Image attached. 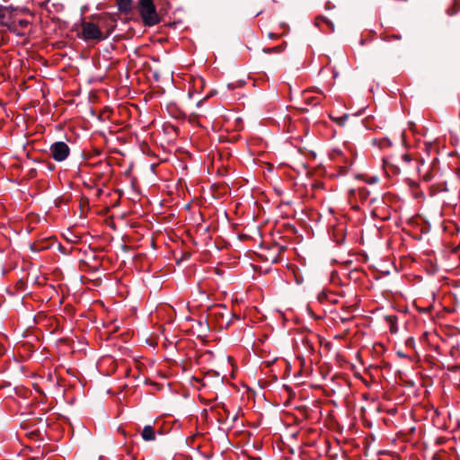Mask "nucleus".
<instances>
[{"instance_id":"obj_1","label":"nucleus","mask_w":460,"mask_h":460,"mask_svg":"<svg viewBox=\"0 0 460 460\" xmlns=\"http://www.w3.org/2000/svg\"><path fill=\"white\" fill-rule=\"evenodd\" d=\"M108 19L110 20L111 24L108 25L105 32L102 31V29L103 28L102 25L95 24L93 22H83L81 37L86 41H101L106 39L111 33L115 26L114 21L110 17Z\"/></svg>"},{"instance_id":"obj_2","label":"nucleus","mask_w":460,"mask_h":460,"mask_svg":"<svg viewBox=\"0 0 460 460\" xmlns=\"http://www.w3.org/2000/svg\"><path fill=\"white\" fill-rule=\"evenodd\" d=\"M139 13L144 22L147 25H155L159 22V18L152 0H140Z\"/></svg>"},{"instance_id":"obj_3","label":"nucleus","mask_w":460,"mask_h":460,"mask_svg":"<svg viewBox=\"0 0 460 460\" xmlns=\"http://www.w3.org/2000/svg\"><path fill=\"white\" fill-rule=\"evenodd\" d=\"M49 151L51 157L56 162L65 161L70 154L69 146L63 141L53 143L49 147Z\"/></svg>"},{"instance_id":"obj_4","label":"nucleus","mask_w":460,"mask_h":460,"mask_svg":"<svg viewBox=\"0 0 460 460\" xmlns=\"http://www.w3.org/2000/svg\"><path fill=\"white\" fill-rule=\"evenodd\" d=\"M141 437L145 441H152L155 439V430L152 426L146 425L144 427Z\"/></svg>"},{"instance_id":"obj_5","label":"nucleus","mask_w":460,"mask_h":460,"mask_svg":"<svg viewBox=\"0 0 460 460\" xmlns=\"http://www.w3.org/2000/svg\"><path fill=\"white\" fill-rule=\"evenodd\" d=\"M131 0H118V7L121 12H128L131 9Z\"/></svg>"},{"instance_id":"obj_6","label":"nucleus","mask_w":460,"mask_h":460,"mask_svg":"<svg viewBox=\"0 0 460 460\" xmlns=\"http://www.w3.org/2000/svg\"><path fill=\"white\" fill-rule=\"evenodd\" d=\"M281 51H282L281 46H277V47H274V48H268V49H263V52L267 53V54L279 53Z\"/></svg>"},{"instance_id":"obj_7","label":"nucleus","mask_w":460,"mask_h":460,"mask_svg":"<svg viewBox=\"0 0 460 460\" xmlns=\"http://www.w3.org/2000/svg\"><path fill=\"white\" fill-rule=\"evenodd\" d=\"M18 25L22 28V29H24L26 28L28 25H29V22L27 20H20L18 22Z\"/></svg>"},{"instance_id":"obj_8","label":"nucleus","mask_w":460,"mask_h":460,"mask_svg":"<svg viewBox=\"0 0 460 460\" xmlns=\"http://www.w3.org/2000/svg\"><path fill=\"white\" fill-rule=\"evenodd\" d=\"M16 26H17V25H16V23H15V22H13V25L9 27V29H10L11 31H16Z\"/></svg>"},{"instance_id":"obj_9","label":"nucleus","mask_w":460,"mask_h":460,"mask_svg":"<svg viewBox=\"0 0 460 460\" xmlns=\"http://www.w3.org/2000/svg\"><path fill=\"white\" fill-rule=\"evenodd\" d=\"M403 157H404L405 161H410L411 160L408 155H404Z\"/></svg>"},{"instance_id":"obj_10","label":"nucleus","mask_w":460,"mask_h":460,"mask_svg":"<svg viewBox=\"0 0 460 460\" xmlns=\"http://www.w3.org/2000/svg\"><path fill=\"white\" fill-rule=\"evenodd\" d=\"M347 115H345L344 117L341 118V120H345L347 119Z\"/></svg>"}]
</instances>
